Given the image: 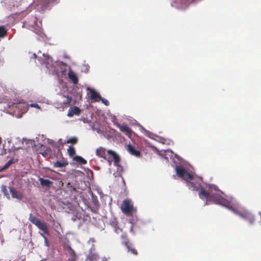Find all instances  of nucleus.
Returning <instances> with one entry per match:
<instances>
[{
    "mask_svg": "<svg viewBox=\"0 0 261 261\" xmlns=\"http://www.w3.org/2000/svg\"><path fill=\"white\" fill-rule=\"evenodd\" d=\"M39 261H43L42 260H39Z\"/></svg>",
    "mask_w": 261,
    "mask_h": 261,
    "instance_id": "obj_41",
    "label": "nucleus"
},
{
    "mask_svg": "<svg viewBox=\"0 0 261 261\" xmlns=\"http://www.w3.org/2000/svg\"><path fill=\"white\" fill-rule=\"evenodd\" d=\"M232 211L236 214L242 218L248 221L250 223H253L254 221V218L253 215L247 210L243 208H239L232 209Z\"/></svg>",
    "mask_w": 261,
    "mask_h": 261,
    "instance_id": "obj_3",
    "label": "nucleus"
},
{
    "mask_svg": "<svg viewBox=\"0 0 261 261\" xmlns=\"http://www.w3.org/2000/svg\"><path fill=\"white\" fill-rule=\"evenodd\" d=\"M18 161V160L17 159H11L5 164L4 166H3L2 167H0V172H2L8 169L10 166V165L17 162Z\"/></svg>",
    "mask_w": 261,
    "mask_h": 261,
    "instance_id": "obj_13",
    "label": "nucleus"
},
{
    "mask_svg": "<svg viewBox=\"0 0 261 261\" xmlns=\"http://www.w3.org/2000/svg\"><path fill=\"white\" fill-rule=\"evenodd\" d=\"M176 172L177 175L185 180H188L192 179V175L185 170L182 166H177L176 167Z\"/></svg>",
    "mask_w": 261,
    "mask_h": 261,
    "instance_id": "obj_5",
    "label": "nucleus"
},
{
    "mask_svg": "<svg viewBox=\"0 0 261 261\" xmlns=\"http://www.w3.org/2000/svg\"><path fill=\"white\" fill-rule=\"evenodd\" d=\"M2 143V138L0 137V144Z\"/></svg>",
    "mask_w": 261,
    "mask_h": 261,
    "instance_id": "obj_40",
    "label": "nucleus"
},
{
    "mask_svg": "<svg viewBox=\"0 0 261 261\" xmlns=\"http://www.w3.org/2000/svg\"><path fill=\"white\" fill-rule=\"evenodd\" d=\"M7 35V30L5 26H0V38H3Z\"/></svg>",
    "mask_w": 261,
    "mask_h": 261,
    "instance_id": "obj_25",
    "label": "nucleus"
},
{
    "mask_svg": "<svg viewBox=\"0 0 261 261\" xmlns=\"http://www.w3.org/2000/svg\"><path fill=\"white\" fill-rule=\"evenodd\" d=\"M201 179H195L192 175V179L186 180L187 185L190 188H192L193 190L198 191L201 188Z\"/></svg>",
    "mask_w": 261,
    "mask_h": 261,
    "instance_id": "obj_6",
    "label": "nucleus"
},
{
    "mask_svg": "<svg viewBox=\"0 0 261 261\" xmlns=\"http://www.w3.org/2000/svg\"><path fill=\"white\" fill-rule=\"evenodd\" d=\"M95 247L94 245L89 250V254L87 257V260L88 261H97L99 259L98 255L95 252Z\"/></svg>",
    "mask_w": 261,
    "mask_h": 261,
    "instance_id": "obj_8",
    "label": "nucleus"
},
{
    "mask_svg": "<svg viewBox=\"0 0 261 261\" xmlns=\"http://www.w3.org/2000/svg\"><path fill=\"white\" fill-rule=\"evenodd\" d=\"M68 252L70 256L69 261H75L76 259L75 253L70 247H69L68 248Z\"/></svg>",
    "mask_w": 261,
    "mask_h": 261,
    "instance_id": "obj_21",
    "label": "nucleus"
},
{
    "mask_svg": "<svg viewBox=\"0 0 261 261\" xmlns=\"http://www.w3.org/2000/svg\"><path fill=\"white\" fill-rule=\"evenodd\" d=\"M90 241H91L93 242H94L95 241L94 239H90Z\"/></svg>",
    "mask_w": 261,
    "mask_h": 261,
    "instance_id": "obj_39",
    "label": "nucleus"
},
{
    "mask_svg": "<svg viewBox=\"0 0 261 261\" xmlns=\"http://www.w3.org/2000/svg\"><path fill=\"white\" fill-rule=\"evenodd\" d=\"M38 3L41 7H44L47 6L51 2H55L57 0H37Z\"/></svg>",
    "mask_w": 261,
    "mask_h": 261,
    "instance_id": "obj_23",
    "label": "nucleus"
},
{
    "mask_svg": "<svg viewBox=\"0 0 261 261\" xmlns=\"http://www.w3.org/2000/svg\"><path fill=\"white\" fill-rule=\"evenodd\" d=\"M114 125L119 128L121 132L123 133L126 136L130 137L132 134V130L126 124L121 125L118 122L114 123Z\"/></svg>",
    "mask_w": 261,
    "mask_h": 261,
    "instance_id": "obj_7",
    "label": "nucleus"
},
{
    "mask_svg": "<svg viewBox=\"0 0 261 261\" xmlns=\"http://www.w3.org/2000/svg\"><path fill=\"white\" fill-rule=\"evenodd\" d=\"M133 227H134V226H133V224H132V225H131V226H130V228H129V231H130V232H132L133 234H135V232H134V230H133Z\"/></svg>",
    "mask_w": 261,
    "mask_h": 261,
    "instance_id": "obj_36",
    "label": "nucleus"
},
{
    "mask_svg": "<svg viewBox=\"0 0 261 261\" xmlns=\"http://www.w3.org/2000/svg\"><path fill=\"white\" fill-rule=\"evenodd\" d=\"M68 153L70 156H73L75 153V150L73 147L69 146L67 149Z\"/></svg>",
    "mask_w": 261,
    "mask_h": 261,
    "instance_id": "obj_28",
    "label": "nucleus"
},
{
    "mask_svg": "<svg viewBox=\"0 0 261 261\" xmlns=\"http://www.w3.org/2000/svg\"><path fill=\"white\" fill-rule=\"evenodd\" d=\"M40 235L43 238L44 240V244L47 247L49 246V242L48 241L47 238L42 233H40Z\"/></svg>",
    "mask_w": 261,
    "mask_h": 261,
    "instance_id": "obj_32",
    "label": "nucleus"
},
{
    "mask_svg": "<svg viewBox=\"0 0 261 261\" xmlns=\"http://www.w3.org/2000/svg\"><path fill=\"white\" fill-rule=\"evenodd\" d=\"M127 249L128 252H130L132 254L135 255H137L138 253L137 250L132 246L131 243H129L128 245L125 246Z\"/></svg>",
    "mask_w": 261,
    "mask_h": 261,
    "instance_id": "obj_20",
    "label": "nucleus"
},
{
    "mask_svg": "<svg viewBox=\"0 0 261 261\" xmlns=\"http://www.w3.org/2000/svg\"><path fill=\"white\" fill-rule=\"evenodd\" d=\"M39 181L40 182V184L42 186L50 187L51 186V185L53 184V182L47 179H44L42 178H40Z\"/></svg>",
    "mask_w": 261,
    "mask_h": 261,
    "instance_id": "obj_19",
    "label": "nucleus"
},
{
    "mask_svg": "<svg viewBox=\"0 0 261 261\" xmlns=\"http://www.w3.org/2000/svg\"><path fill=\"white\" fill-rule=\"evenodd\" d=\"M122 212L126 215H130L133 210V205L129 199H124L121 206Z\"/></svg>",
    "mask_w": 261,
    "mask_h": 261,
    "instance_id": "obj_4",
    "label": "nucleus"
},
{
    "mask_svg": "<svg viewBox=\"0 0 261 261\" xmlns=\"http://www.w3.org/2000/svg\"><path fill=\"white\" fill-rule=\"evenodd\" d=\"M61 65H64V66H67V64L63 62H61Z\"/></svg>",
    "mask_w": 261,
    "mask_h": 261,
    "instance_id": "obj_38",
    "label": "nucleus"
},
{
    "mask_svg": "<svg viewBox=\"0 0 261 261\" xmlns=\"http://www.w3.org/2000/svg\"><path fill=\"white\" fill-rule=\"evenodd\" d=\"M90 91L91 99L94 100L95 101H99L100 99L101 98V96L99 94L93 89L91 90Z\"/></svg>",
    "mask_w": 261,
    "mask_h": 261,
    "instance_id": "obj_16",
    "label": "nucleus"
},
{
    "mask_svg": "<svg viewBox=\"0 0 261 261\" xmlns=\"http://www.w3.org/2000/svg\"><path fill=\"white\" fill-rule=\"evenodd\" d=\"M106 150L105 148H104L102 147H100L96 149V154L98 157L103 158V159L106 160Z\"/></svg>",
    "mask_w": 261,
    "mask_h": 261,
    "instance_id": "obj_15",
    "label": "nucleus"
},
{
    "mask_svg": "<svg viewBox=\"0 0 261 261\" xmlns=\"http://www.w3.org/2000/svg\"><path fill=\"white\" fill-rule=\"evenodd\" d=\"M2 192L6 197H7L8 199H10V196L8 194V190L7 189V187L6 186H2Z\"/></svg>",
    "mask_w": 261,
    "mask_h": 261,
    "instance_id": "obj_29",
    "label": "nucleus"
},
{
    "mask_svg": "<svg viewBox=\"0 0 261 261\" xmlns=\"http://www.w3.org/2000/svg\"><path fill=\"white\" fill-rule=\"evenodd\" d=\"M74 160L82 164H86L87 163L86 160L80 156H76L74 158Z\"/></svg>",
    "mask_w": 261,
    "mask_h": 261,
    "instance_id": "obj_26",
    "label": "nucleus"
},
{
    "mask_svg": "<svg viewBox=\"0 0 261 261\" xmlns=\"http://www.w3.org/2000/svg\"><path fill=\"white\" fill-rule=\"evenodd\" d=\"M68 76L70 80L74 84H77L79 82V79L76 75V74L72 70H69Z\"/></svg>",
    "mask_w": 261,
    "mask_h": 261,
    "instance_id": "obj_12",
    "label": "nucleus"
},
{
    "mask_svg": "<svg viewBox=\"0 0 261 261\" xmlns=\"http://www.w3.org/2000/svg\"><path fill=\"white\" fill-rule=\"evenodd\" d=\"M127 150L128 152L132 155L135 156L136 157H139L140 156V151L137 150L135 146H133L130 144L127 145Z\"/></svg>",
    "mask_w": 261,
    "mask_h": 261,
    "instance_id": "obj_9",
    "label": "nucleus"
},
{
    "mask_svg": "<svg viewBox=\"0 0 261 261\" xmlns=\"http://www.w3.org/2000/svg\"><path fill=\"white\" fill-rule=\"evenodd\" d=\"M12 107L13 108H18L21 110H23L27 108V105L24 102H19L18 103H13Z\"/></svg>",
    "mask_w": 261,
    "mask_h": 261,
    "instance_id": "obj_18",
    "label": "nucleus"
},
{
    "mask_svg": "<svg viewBox=\"0 0 261 261\" xmlns=\"http://www.w3.org/2000/svg\"><path fill=\"white\" fill-rule=\"evenodd\" d=\"M107 152L109 155L113 157L114 165L118 166V164L120 160L119 156L115 152L112 150H108Z\"/></svg>",
    "mask_w": 261,
    "mask_h": 261,
    "instance_id": "obj_10",
    "label": "nucleus"
},
{
    "mask_svg": "<svg viewBox=\"0 0 261 261\" xmlns=\"http://www.w3.org/2000/svg\"><path fill=\"white\" fill-rule=\"evenodd\" d=\"M64 97H65L66 98V99L63 101V103L64 105H68L71 102V101L72 99L71 97H69V96H64Z\"/></svg>",
    "mask_w": 261,
    "mask_h": 261,
    "instance_id": "obj_31",
    "label": "nucleus"
},
{
    "mask_svg": "<svg viewBox=\"0 0 261 261\" xmlns=\"http://www.w3.org/2000/svg\"><path fill=\"white\" fill-rule=\"evenodd\" d=\"M44 63L46 64V67L49 68L48 66L52 65L53 61L52 58L49 56H44Z\"/></svg>",
    "mask_w": 261,
    "mask_h": 261,
    "instance_id": "obj_24",
    "label": "nucleus"
},
{
    "mask_svg": "<svg viewBox=\"0 0 261 261\" xmlns=\"http://www.w3.org/2000/svg\"><path fill=\"white\" fill-rule=\"evenodd\" d=\"M199 197L201 199L205 198L207 199L205 204H207V201H212L215 203L223 205H226L227 201L226 199L217 194H212L207 191L204 188L201 187L198 193Z\"/></svg>",
    "mask_w": 261,
    "mask_h": 261,
    "instance_id": "obj_1",
    "label": "nucleus"
},
{
    "mask_svg": "<svg viewBox=\"0 0 261 261\" xmlns=\"http://www.w3.org/2000/svg\"><path fill=\"white\" fill-rule=\"evenodd\" d=\"M31 106L33 107H35V108H39L38 105L36 104V103L32 104V105H31Z\"/></svg>",
    "mask_w": 261,
    "mask_h": 261,
    "instance_id": "obj_37",
    "label": "nucleus"
},
{
    "mask_svg": "<svg viewBox=\"0 0 261 261\" xmlns=\"http://www.w3.org/2000/svg\"><path fill=\"white\" fill-rule=\"evenodd\" d=\"M29 221L33 224L35 225L40 230H42L44 233L49 234V231L47 224L41 222L40 219L37 218L32 213L29 215Z\"/></svg>",
    "mask_w": 261,
    "mask_h": 261,
    "instance_id": "obj_2",
    "label": "nucleus"
},
{
    "mask_svg": "<svg viewBox=\"0 0 261 261\" xmlns=\"http://www.w3.org/2000/svg\"><path fill=\"white\" fill-rule=\"evenodd\" d=\"M68 162L65 161L53 162V164L55 168H62L68 165Z\"/></svg>",
    "mask_w": 261,
    "mask_h": 261,
    "instance_id": "obj_17",
    "label": "nucleus"
},
{
    "mask_svg": "<svg viewBox=\"0 0 261 261\" xmlns=\"http://www.w3.org/2000/svg\"><path fill=\"white\" fill-rule=\"evenodd\" d=\"M78 142V139L75 137H72L68 139L67 143L76 144Z\"/></svg>",
    "mask_w": 261,
    "mask_h": 261,
    "instance_id": "obj_27",
    "label": "nucleus"
},
{
    "mask_svg": "<svg viewBox=\"0 0 261 261\" xmlns=\"http://www.w3.org/2000/svg\"><path fill=\"white\" fill-rule=\"evenodd\" d=\"M81 113V110L77 107H71L68 111V116L72 117L74 115H79Z\"/></svg>",
    "mask_w": 261,
    "mask_h": 261,
    "instance_id": "obj_14",
    "label": "nucleus"
},
{
    "mask_svg": "<svg viewBox=\"0 0 261 261\" xmlns=\"http://www.w3.org/2000/svg\"><path fill=\"white\" fill-rule=\"evenodd\" d=\"M209 188L210 189H214L215 191H217L218 190V187L214 185H210L209 186Z\"/></svg>",
    "mask_w": 261,
    "mask_h": 261,
    "instance_id": "obj_35",
    "label": "nucleus"
},
{
    "mask_svg": "<svg viewBox=\"0 0 261 261\" xmlns=\"http://www.w3.org/2000/svg\"><path fill=\"white\" fill-rule=\"evenodd\" d=\"M110 225L114 228L118 226V222L116 218H114L111 221Z\"/></svg>",
    "mask_w": 261,
    "mask_h": 261,
    "instance_id": "obj_30",
    "label": "nucleus"
},
{
    "mask_svg": "<svg viewBox=\"0 0 261 261\" xmlns=\"http://www.w3.org/2000/svg\"><path fill=\"white\" fill-rule=\"evenodd\" d=\"M10 191L13 198H15L18 199H22L23 198V195L21 193L17 191L15 189L10 187Z\"/></svg>",
    "mask_w": 261,
    "mask_h": 261,
    "instance_id": "obj_11",
    "label": "nucleus"
},
{
    "mask_svg": "<svg viewBox=\"0 0 261 261\" xmlns=\"http://www.w3.org/2000/svg\"><path fill=\"white\" fill-rule=\"evenodd\" d=\"M100 100L102 101L103 103H104L106 106H109V101L105 98H103L101 97V98L100 99Z\"/></svg>",
    "mask_w": 261,
    "mask_h": 261,
    "instance_id": "obj_33",
    "label": "nucleus"
},
{
    "mask_svg": "<svg viewBox=\"0 0 261 261\" xmlns=\"http://www.w3.org/2000/svg\"><path fill=\"white\" fill-rule=\"evenodd\" d=\"M121 243L124 246L128 245L130 243L126 233H123L121 236Z\"/></svg>",
    "mask_w": 261,
    "mask_h": 261,
    "instance_id": "obj_22",
    "label": "nucleus"
},
{
    "mask_svg": "<svg viewBox=\"0 0 261 261\" xmlns=\"http://www.w3.org/2000/svg\"><path fill=\"white\" fill-rule=\"evenodd\" d=\"M114 231L117 233H119L122 232V229L121 228H119L118 226L117 227L114 228Z\"/></svg>",
    "mask_w": 261,
    "mask_h": 261,
    "instance_id": "obj_34",
    "label": "nucleus"
}]
</instances>
